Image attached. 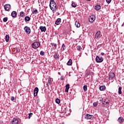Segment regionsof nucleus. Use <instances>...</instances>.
Listing matches in <instances>:
<instances>
[{
  "label": "nucleus",
  "instance_id": "37998d69",
  "mask_svg": "<svg viewBox=\"0 0 124 124\" xmlns=\"http://www.w3.org/2000/svg\"><path fill=\"white\" fill-rule=\"evenodd\" d=\"M55 0H50V2H55Z\"/></svg>",
  "mask_w": 124,
  "mask_h": 124
},
{
  "label": "nucleus",
  "instance_id": "a878e982",
  "mask_svg": "<svg viewBox=\"0 0 124 124\" xmlns=\"http://www.w3.org/2000/svg\"><path fill=\"white\" fill-rule=\"evenodd\" d=\"M56 103H57V104H60L61 103V100L59 98H57L55 100Z\"/></svg>",
  "mask_w": 124,
  "mask_h": 124
},
{
  "label": "nucleus",
  "instance_id": "7c9ffc66",
  "mask_svg": "<svg viewBox=\"0 0 124 124\" xmlns=\"http://www.w3.org/2000/svg\"><path fill=\"white\" fill-rule=\"evenodd\" d=\"M81 49H82V47L80 46H78L77 47V50L78 51H80Z\"/></svg>",
  "mask_w": 124,
  "mask_h": 124
},
{
  "label": "nucleus",
  "instance_id": "c756f323",
  "mask_svg": "<svg viewBox=\"0 0 124 124\" xmlns=\"http://www.w3.org/2000/svg\"><path fill=\"white\" fill-rule=\"evenodd\" d=\"M20 15L21 17H23L24 16H25V13H24V12H21L20 13Z\"/></svg>",
  "mask_w": 124,
  "mask_h": 124
},
{
  "label": "nucleus",
  "instance_id": "2f4dec72",
  "mask_svg": "<svg viewBox=\"0 0 124 124\" xmlns=\"http://www.w3.org/2000/svg\"><path fill=\"white\" fill-rule=\"evenodd\" d=\"M48 82L49 85H52V79H51V78H48Z\"/></svg>",
  "mask_w": 124,
  "mask_h": 124
},
{
  "label": "nucleus",
  "instance_id": "4c0bfd02",
  "mask_svg": "<svg viewBox=\"0 0 124 124\" xmlns=\"http://www.w3.org/2000/svg\"><path fill=\"white\" fill-rule=\"evenodd\" d=\"M15 99V97H14V96H12V97H11V100L12 101L14 102Z\"/></svg>",
  "mask_w": 124,
  "mask_h": 124
},
{
  "label": "nucleus",
  "instance_id": "b1692460",
  "mask_svg": "<svg viewBox=\"0 0 124 124\" xmlns=\"http://www.w3.org/2000/svg\"><path fill=\"white\" fill-rule=\"evenodd\" d=\"M75 26L77 28H80L81 25L78 22V21L75 22Z\"/></svg>",
  "mask_w": 124,
  "mask_h": 124
},
{
  "label": "nucleus",
  "instance_id": "ea45409f",
  "mask_svg": "<svg viewBox=\"0 0 124 124\" xmlns=\"http://www.w3.org/2000/svg\"><path fill=\"white\" fill-rule=\"evenodd\" d=\"M112 0H106V2H107V3H110V2H111Z\"/></svg>",
  "mask_w": 124,
  "mask_h": 124
},
{
  "label": "nucleus",
  "instance_id": "2eb2a0df",
  "mask_svg": "<svg viewBox=\"0 0 124 124\" xmlns=\"http://www.w3.org/2000/svg\"><path fill=\"white\" fill-rule=\"evenodd\" d=\"M101 8V6H100V5H96L95 6L94 9L95 10H96V11H98V10H100Z\"/></svg>",
  "mask_w": 124,
  "mask_h": 124
},
{
  "label": "nucleus",
  "instance_id": "a211bd4d",
  "mask_svg": "<svg viewBox=\"0 0 124 124\" xmlns=\"http://www.w3.org/2000/svg\"><path fill=\"white\" fill-rule=\"evenodd\" d=\"M17 16V12L16 11H13L11 13V16H12L14 18H15Z\"/></svg>",
  "mask_w": 124,
  "mask_h": 124
},
{
  "label": "nucleus",
  "instance_id": "de8ad7c7",
  "mask_svg": "<svg viewBox=\"0 0 124 124\" xmlns=\"http://www.w3.org/2000/svg\"><path fill=\"white\" fill-rule=\"evenodd\" d=\"M58 74H59V75H60V74H61V73L59 72V73H58Z\"/></svg>",
  "mask_w": 124,
  "mask_h": 124
},
{
  "label": "nucleus",
  "instance_id": "c9c22d12",
  "mask_svg": "<svg viewBox=\"0 0 124 124\" xmlns=\"http://www.w3.org/2000/svg\"><path fill=\"white\" fill-rule=\"evenodd\" d=\"M62 48L63 49V51H64V49H65V45H64V44L62 45Z\"/></svg>",
  "mask_w": 124,
  "mask_h": 124
},
{
  "label": "nucleus",
  "instance_id": "5701e85b",
  "mask_svg": "<svg viewBox=\"0 0 124 124\" xmlns=\"http://www.w3.org/2000/svg\"><path fill=\"white\" fill-rule=\"evenodd\" d=\"M51 45L52 47L53 48V49H56L57 48V44H55L54 43H52L51 44Z\"/></svg>",
  "mask_w": 124,
  "mask_h": 124
},
{
  "label": "nucleus",
  "instance_id": "58836bf2",
  "mask_svg": "<svg viewBox=\"0 0 124 124\" xmlns=\"http://www.w3.org/2000/svg\"><path fill=\"white\" fill-rule=\"evenodd\" d=\"M93 106H94V107H96V106H97V103H96V102H94L93 103Z\"/></svg>",
  "mask_w": 124,
  "mask_h": 124
},
{
  "label": "nucleus",
  "instance_id": "9b49d317",
  "mask_svg": "<svg viewBox=\"0 0 124 124\" xmlns=\"http://www.w3.org/2000/svg\"><path fill=\"white\" fill-rule=\"evenodd\" d=\"M39 29L41 30L42 32H43V31L44 32H45V31H46V27L45 26H40Z\"/></svg>",
  "mask_w": 124,
  "mask_h": 124
},
{
  "label": "nucleus",
  "instance_id": "6ab92c4d",
  "mask_svg": "<svg viewBox=\"0 0 124 124\" xmlns=\"http://www.w3.org/2000/svg\"><path fill=\"white\" fill-rule=\"evenodd\" d=\"M24 20L26 22H29V21H31V17L29 16H25Z\"/></svg>",
  "mask_w": 124,
  "mask_h": 124
},
{
  "label": "nucleus",
  "instance_id": "a19ab883",
  "mask_svg": "<svg viewBox=\"0 0 124 124\" xmlns=\"http://www.w3.org/2000/svg\"><path fill=\"white\" fill-rule=\"evenodd\" d=\"M16 52H17L18 53H19V52H20V48H17Z\"/></svg>",
  "mask_w": 124,
  "mask_h": 124
},
{
  "label": "nucleus",
  "instance_id": "f3484780",
  "mask_svg": "<svg viewBox=\"0 0 124 124\" xmlns=\"http://www.w3.org/2000/svg\"><path fill=\"white\" fill-rule=\"evenodd\" d=\"M102 105L104 107L107 106V104H109V101H104L102 102Z\"/></svg>",
  "mask_w": 124,
  "mask_h": 124
},
{
  "label": "nucleus",
  "instance_id": "412c9836",
  "mask_svg": "<svg viewBox=\"0 0 124 124\" xmlns=\"http://www.w3.org/2000/svg\"><path fill=\"white\" fill-rule=\"evenodd\" d=\"M67 65H72V60L69 59L67 63Z\"/></svg>",
  "mask_w": 124,
  "mask_h": 124
},
{
  "label": "nucleus",
  "instance_id": "473e14b6",
  "mask_svg": "<svg viewBox=\"0 0 124 124\" xmlns=\"http://www.w3.org/2000/svg\"><path fill=\"white\" fill-rule=\"evenodd\" d=\"M8 20V18L7 17H4L3 19V22H7V20Z\"/></svg>",
  "mask_w": 124,
  "mask_h": 124
},
{
  "label": "nucleus",
  "instance_id": "c85d7f7f",
  "mask_svg": "<svg viewBox=\"0 0 124 124\" xmlns=\"http://www.w3.org/2000/svg\"><path fill=\"white\" fill-rule=\"evenodd\" d=\"M32 13L34 14H37L38 13V11H37V9L33 10Z\"/></svg>",
  "mask_w": 124,
  "mask_h": 124
},
{
  "label": "nucleus",
  "instance_id": "9d476101",
  "mask_svg": "<svg viewBox=\"0 0 124 124\" xmlns=\"http://www.w3.org/2000/svg\"><path fill=\"white\" fill-rule=\"evenodd\" d=\"M12 124H18L19 121L16 118H14L13 119V120L12 121Z\"/></svg>",
  "mask_w": 124,
  "mask_h": 124
},
{
  "label": "nucleus",
  "instance_id": "f03ea898",
  "mask_svg": "<svg viewBox=\"0 0 124 124\" xmlns=\"http://www.w3.org/2000/svg\"><path fill=\"white\" fill-rule=\"evenodd\" d=\"M31 47L33 49H37V48L40 47V43L38 42H34V43H32Z\"/></svg>",
  "mask_w": 124,
  "mask_h": 124
},
{
  "label": "nucleus",
  "instance_id": "09e8293b",
  "mask_svg": "<svg viewBox=\"0 0 124 124\" xmlns=\"http://www.w3.org/2000/svg\"><path fill=\"white\" fill-rule=\"evenodd\" d=\"M1 84H0V86L1 85Z\"/></svg>",
  "mask_w": 124,
  "mask_h": 124
},
{
  "label": "nucleus",
  "instance_id": "79ce46f5",
  "mask_svg": "<svg viewBox=\"0 0 124 124\" xmlns=\"http://www.w3.org/2000/svg\"><path fill=\"white\" fill-rule=\"evenodd\" d=\"M60 80H62V81H63V80H64V78H63L62 77L61 78H60Z\"/></svg>",
  "mask_w": 124,
  "mask_h": 124
},
{
  "label": "nucleus",
  "instance_id": "8fccbe9b",
  "mask_svg": "<svg viewBox=\"0 0 124 124\" xmlns=\"http://www.w3.org/2000/svg\"><path fill=\"white\" fill-rule=\"evenodd\" d=\"M87 0L90 1V0Z\"/></svg>",
  "mask_w": 124,
  "mask_h": 124
},
{
  "label": "nucleus",
  "instance_id": "f257e3e1",
  "mask_svg": "<svg viewBox=\"0 0 124 124\" xmlns=\"http://www.w3.org/2000/svg\"><path fill=\"white\" fill-rule=\"evenodd\" d=\"M49 7L52 11H54L55 9H57V6L55 2H50Z\"/></svg>",
  "mask_w": 124,
  "mask_h": 124
},
{
  "label": "nucleus",
  "instance_id": "1a4fd4ad",
  "mask_svg": "<svg viewBox=\"0 0 124 124\" xmlns=\"http://www.w3.org/2000/svg\"><path fill=\"white\" fill-rule=\"evenodd\" d=\"M93 115H90L89 114H86V115H85V119H86V120H91V119H92V118H93Z\"/></svg>",
  "mask_w": 124,
  "mask_h": 124
},
{
  "label": "nucleus",
  "instance_id": "e433bc0d",
  "mask_svg": "<svg viewBox=\"0 0 124 124\" xmlns=\"http://www.w3.org/2000/svg\"><path fill=\"white\" fill-rule=\"evenodd\" d=\"M31 116H32V113H29V116H28L29 119H31Z\"/></svg>",
  "mask_w": 124,
  "mask_h": 124
},
{
  "label": "nucleus",
  "instance_id": "dca6fc26",
  "mask_svg": "<svg viewBox=\"0 0 124 124\" xmlns=\"http://www.w3.org/2000/svg\"><path fill=\"white\" fill-rule=\"evenodd\" d=\"M65 88H66L65 90V93H68V90H69V88H70L69 84H67L65 85Z\"/></svg>",
  "mask_w": 124,
  "mask_h": 124
},
{
  "label": "nucleus",
  "instance_id": "cd10ccee",
  "mask_svg": "<svg viewBox=\"0 0 124 124\" xmlns=\"http://www.w3.org/2000/svg\"><path fill=\"white\" fill-rule=\"evenodd\" d=\"M83 90H84V91L85 92L88 91V87H87V85H84V86H83Z\"/></svg>",
  "mask_w": 124,
  "mask_h": 124
},
{
  "label": "nucleus",
  "instance_id": "a18cd8bd",
  "mask_svg": "<svg viewBox=\"0 0 124 124\" xmlns=\"http://www.w3.org/2000/svg\"><path fill=\"white\" fill-rule=\"evenodd\" d=\"M46 85L47 87H49V84L48 83V82H47L46 83Z\"/></svg>",
  "mask_w": 124,
  "mask_h": 124
},
{
  "label": "nucleus",
  "instance_id": "423d86ee",
  "mask_svg": "<svg viewBox=\"0 0 124 124\" xmlns=\"http://www.w3.org/2000/svg\"><path fill=\"white\" fill-rule=\"evenodd\" d=\"M24 31L26 32V33H28V34H30L31 33V28L30 27H28V26H25L24 27Z\"/></svg>",
  "mask_w": 124,
  "mask_h": 124
},
{
  "label": "nucleus",
  "instance_id": "49530a36",
  "mask_svg": "<svg viewBox=\"0 0 124 124\" xmlns=\"http://www.w3.org/2000/svg\"><path fill=\"white\" fill-rule=\"evenodd\" d=\"M103 100V98H102L100 99V101H102Z\"/></svg>",
  "mask_w": 124,
  "mask_h": 124
},
{
  "label": "nucleus",
  "instance_id": "4468645a",
  "mask_svg": "<svg viewBox=\"0 0 124 124\" xmlns=\"http://www.w3.org/2000/svg\"><path fill=\"white\" fill-rule=\"evenodd\" d=\"M53 58H54V59L56 60H59V59H60V55L58 54V53H55L53 56Z\"/></svg>",
  "mask_w": 124,
  "mask_h": 124
},
{
  "label": "nucleus",
  "instance_id": "39448f33",
  "mask_svg": "<svg viewBox=\"0 0 124 124\" xmlns=\"http://www.w3.org/2000/svg\"><path fill=\"white\" fill-rule=\"evenodd\" d=\"M94 20H95V16L93 15H91L89 17V22L90 23H93Z\"/></svg>",
  "mask_w": 124,
  "mask_h": 124
},
{
  "label": "nucleus",
  "instance_id": "f8f14e48",
  "mask_svg": "<svg viewBox=\"0 0 124 124\" xmlns=\"http://www.w3.org/2000/svg\"><path fill=\"white\" fill-rule=\"evenodd\" d=\"M100 31H98L96 33V35H95V38L97 39H99L100 38Z\"/></svg>",
  "mask_w": 124,
  "mask_h": 124
},
{
  "label": "nucleus",
  "instance_id": "393cba45",
  "mask_svg": "<svg viewBox=\"0 0 124 124\" xmlns=\"http://www.w3.org/2000/svg\"><path fill=\"white\" fill-rule=\"evenodd\" d=\"M5 38L6 42H8V41H9V35H6Z\"/></svg>",
  "mask_w": 124,
  "mask_h": 124
},
{
  "label": "nucleus",
  "instance_id": "7ed1b4c3",
  "mask_svg": "<svg viewBox=\"0 0 124 124\" xmlns=\"http://www.w3.org/2000/svg\"><path fill=\"white\" fill-rule=\"evenodd\" d=\"M96 62L100 63L103 62V58L102 56H97L95 58Z\"/></svg>",
  "mask_w": 124,
  "mask_h": 124
},
{
  "label": "nucleus",
  "instance_id": "bb28decb",
  "mask_svg": "<svg viewBox=\"0 0 124 124\" xmlns=\"http://www.w3.org/2000/svg\"><path fill=\"white\" fill-rule=\"evenodd\" d=\"M118 93L119 94H122V87H120L118 89Z\"/></svg>",
  "mask_w": 124,
  "mask_h": 124
},
{
  "label": "nucleus",
  "instance_id": "72a5a7b5",
  "mask_svg": "<svg viewBox=\"0 0 124 124\" xmlns=\"http://www.w3.org/2000/svg\"><path fill=\"white\" fill-rule=\"evenodd\" d=\"M72 7H76V6H77V4H75V3H72Z\"/></svg>",
  "mask_w": 124,
  "mask_h": 124
},
{
  "label": "nucleus",
  "instance_id": "c03bdc74",
  "mask_svg": "<svg viewBox=\"0 0 124 124\" xmlns=\"http://www.w3.org/2000/svg\"><path fill=\"white\" fill-rule=\"evenodd\" d=\"M101 56H104V53L103 52L101 53Z\"/></svg>",
  "mask_w": 124,
  "mask_h": 124
},
{
  "label": "nucleus",
  "instance_id": "20e7f679",
  "mask_svg": "<svg viewBox=\"0 0 124 124\" xmlns=\"http://www.w3.org/2000/svg\"><path fill=\"white\" fill-rule=\"evenodd\" d=\"M4 7L6 11H8L9 9H11V5H10L9 4H6L4 5Z\"/></svg>",
  "mask_w": 124,
  "mask_h": 124
},
{
  "label": "nucleus",
  "instance_id": "0eeeda50",
  "mask_svg": "<svg viewBox=\"0 0 124 124\" xmlns=\"http://www.w3.org/2000/svg\"><path fill=\"white\" fill-rule=\"evenodd\" d=\"M39 89L37 87H35L34 89L33 95L36 97L37 96V94L38 93V92Z\"/></svg>",
  "mask_w": 124,
  "mask_h": 124
},
{
  "label": "nucleus",
  "instance_id": "6e6552de",
  "mask_svg": "<svg viewBox=\"0 0 124 124\" xmlns=\"http://www.w3.org/2000/svg\"><path fill=\"white\" fill-rule=\"evenodd\" d=\"M115 73H111L109 75V80H113L114 78H115Z\"/></svg>",
  "mask_w": 124,
  "mask_h": 124
},
{
  "label": "nucleus",
  "instance_id": "f704fd0d",
  "mask_svg": "<svg viewBox=\"0 0 124 124\" xmlns=\"http://www.w3.org/2000/svg\"><path fill=\"white\" fill-rule=\"evenodd\" d=\"M40 55H41V56H44V55H45V53L44 51H41L40 53Z\"/></svg>",
  "mask_w": 124,
  "mask_h": 124
},
{
  "label": "nucleus",
  "instance_id": "ddd939ff",
  "mask_svg": "<svg viewBox=\"0 0 124 124\" xmlns=\"http://www.w3.org/2000/svg\"><path fill=\"white\" fill-rule=\"evenodd\" d=\"M124 121V118H123V117H120L118 119V121L119 123V124H123Z\"/></svg>",
  "mask_w": 124,
  "mask_h": 124
},
{
  "label": "nucleus",
  "instance_id": "4be33fe9",
  "mask_svg": "<svg viewBox=\"0 0 124 124\" xmlns=\"http://www.w3.org/2000/svg\"><path fill=\"white\" fill-rule=\"evenodd\" d=\"M106 89V87L105 86H101L99 87L100 91H104Z\"/></svg>",
  "mask_w": 124,
  "mask_h": 124
},
{
  "label": "nucleus",
  "instance_id": "aec40b11",
  "mask_svg": "<svg viewBox=\"0 0 124 124\" xmlns=\"http://www.w3.org/2000/svg\"><path fill=\"white\" fill-rule=\"evenodd\" d=\"M61 18H58L56 22H55L56 25H59L61 24Z\"/></svg>",
  "mask_w": 124,
  "mask_h": 124
}]
</instances>
